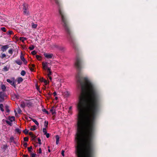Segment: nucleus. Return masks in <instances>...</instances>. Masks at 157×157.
Masks as SVG:
<instances>
[{
    "label": "nucleus",
    "instance_id": "3c124183",
    "mask_svg": "<svg viewBox=\"0 0 157 157\" xmlns=\"http://www.w3.org/2000/svg\"><path fill=\"white\" fill-rule=\"evenodd\" d=\"M41 153V150L40 148L39 150V153Z\"/></svg>",
    "mask_w": 157,
    "mask_h": 157
},
{
    "label": "nucleus",
    "instance_id": "1a4fd4ad",
    "mask_svg": "<svg viewBox=\"0 0 157 157\" xmlns=\"http://www.w3.org/2000/svg\"><path fill=\"white\" fill-rule=\"evenodd\" d=\"M7 82L10 83L12 86H13L14 87H16V85L15 84L13 80H11L10 79H7Z\"/></svg>",
    "mask_w": 157,
    "mask_h": 157
},
{
    "label": "nucleus",
    "instance_id": "2f4dec72",
    "mask_svg": "<svg viewBox=\"0 0 157 157\" xmlns=\"http://www.w3.org/2000/svg\"><path fill=\"white\" fill-rule=\"evenodd\" d=\"M43 132L44 133V135H45V134H46V133H47V130H46V128H43Z\"/></svg>",
    "mask_w": 157,
    "mask_h": 157
},
{
    "label": "nucleus",
    "instance_id": "a878e982",
    "mask_svg": "<svg viewBox=\"0 0 157 157\" xmlns=\"http://www.w3.org/2000/svg\"><path fill=\"white\" fill-rule=\"evenodd\" d=\"M6 122L7 124H8L10 125L11 126L12 125V122L10 121H9L8 120H6Z\"/></svg>",
    "mask_w": 157,
    "mask_h": 157
},
{
    "label": "nucleus",
    "instance_id": "7c9ffc66",
    "mask_svg": "<svg viewBox=\"0 0 157 157\" xmlns=\"http://www.w3.org/2000/svg\"><path fill=\"white\" fill-rule=\"evenodd\" d=\"M5 107H6V111L8 113L10 112V110L9 109V107L8 106H7V105H6V106H5Z\"/></svg>",
    "mask_w": 157,
    "mask_h": 157
},
{
    "label": "nucleus",
    "instance_id": "7ed1b4c3",
    "mask_svg": "<svg viewBox=\"0 0 157 157\" xmlns=\"http://www.w3.org/2000/svg\"><path fill=\"white\" fill-rule=\"evenodd\" d=\"M75 66L78 69H79L80 68V59L79 58H77L76 59L75 63Z\"/></svg>",
    "mask_w": 157,
    "mask_h": 157
},
{
    "label": "nucleus",
    "instance_id": "603ef678",
    "mask_svg": "<svg viewBox=\"0 0 157 157\" xmlns=\"http://www.w3.org/2000/svg\"><path fill=\"white\" fill-rule=\"evenodd\" d=\"M53 94L54 96H56L57 95V93L56 92H54L53 93Z\"/></svg>",
    "mask_w": 157,
    "mask_h": 157
},
{
    "label": "nucleus",
    "instance_id": "ea45409f",
    "mask_svg": "<svg viewBox=\"0 0 157 157\" xmlns=\"http://www.w3.org/2000/svg\"><path fill=\"white\" fill-rule=\"evenodd\" d=\"M25 105H26L25 103H22L21 105V106L22 108H24L25 107Z\"/></svg>",
    "mask_w": 157,
    "mask_h": 157
},
{
    "label": "nucleus",
    "instance_id": "393cba45",
    "mask_svg": "<svg viewBox=\"0 0 157 157\" xmlns=\"http://www.w3.org/2000/svg\"><path fill=\"white\" fill-rule=\"evenodd\" d=\"M3 104H0V109L1 110V111H2V112H3L4 111V109H3Z\"/></svg>",
    "mask_w": 157,
    "mask_h": 157
},
{
    "label": "nucleus",
    "instance_id": "39448f33",
    "mask_svg": "<svg viewBox=\"0 0 157 157\" xmlns=\"http://www.w3.org/2000/svg\"><path fill=\"white\" fill-rule=\"evenodd\" d=\"M44 56L47 59H51L54 57V55L52 54L48 53H44Z\"/></svg>",
    "mask_w": 157,
    "mask_h": 157
},
{
    "label": "nucleus",
    "instance_id": "b1692460",
    "mask_svg": "<svg viewBox=\"0 0 157 157\" xmlns=\"http://www.w3.org/2000/svg\"><path fill=\"white\" fill-rule=\"evenodd\" d=\"M36 129V126L35 125L32 126L30 128V130L32 131H34Z\"/></svg>",
    "mask_w": 157,
    "mask_h": 157
},
{
    "label": "nucleus",
    "instance_id": "c756f323",
    "mask_svg": "<svg viewBox=\"0 0 157 157\" xmlns=\"http://www.w3.org/2000/svg\"><path fill=\"white\" fill-rule=\"evenodd\" d=\"M6 56V55L5 54H2L1 57L2 59H3Z\"/></svg>",
    "mask_w": 157,
    "mask_h": 157
},
{
    "label": "nucleus",
    "instance_id": "ddd939ff",
    "mask_svg": "<svg viewBox=\"0 0 157 157\" xmlns=\"http://www.w3.org/2000/svg\"><path fill=\"white\" fill-rule=\"evenodd\" d=\"M1 87L2 90L3 91H5L6 90V86L3 84L2 82L1 84Z\"/></svg>",
    "mask_w": 157,
    "mask_h": 157
},
{
    "label": "nucleus",
    "instance_id": "4468645a",
    "mask_svg": "<svg viewBox=\"0 0 157 157\" xmlns=\"http://www.w3.org/2000/svg\"><path fill=\"white\" fill-rule=\"evenodd\" d=\"M4 101V95L2 92H0V102L2 101Z\"/></svg>",
    "mask_w": 157,
    "mask_h": 157
},
{
    "label": "nucleus",
    "instance_id": "49530a36",
    "mask_svg": "<svg viewBox=\"0 0 157 157\" xmlns=\"http://www.w3.org/2000/svg\"><path fill=\"white\" fill-rule=\"evenodd\" d=\"M46 137L47 138H48L49 137V134L48 133H46V134H45Z\"/></svg>",
    "mask_w": 157,
    "mask_h": 157
},
{
    "label": "nucleus",
    "instance_id": "f704fd0d",
    "mask_svg": "<svg viewBox=\"0 0 157 157\" xmlns=\"http://www.w3.org/2000/svg\"><path fill=\"white\" fill-rule=\"evenodd\" d=\"M56 4L58 5L59 6V3L58 1V0H54Z\"/></svg>",
    "mask_w": 157,
    "mask_h": 157
},
{
    "label": "nucleus",
    "instance_id": "cd10ccee",
    "mask_svg": "<svg viewBox=\"0 0 157 157\" xmlns=\"http://www.w3.org/2000/svg\"><path fill=\"white\" fill-rule=\"evenodd\" d=\"M42 81L43 82L45 85H47L48 84V82L47 80L44 79L43 78H42Z\"/></svg>",
    "mask_w": 157,
    "mask_h": 157
},
{
    "label": "nucleus",
    "instance_id": "de8ad7c7",
    "mask_svg": "<svg viewBox=\"0 0 157 157\" xmlns=\"http://www.w3.org/2000/svg\"><path fill=\"white\" fill-rule=\"evenodd\" d=\"M3 69L5 71H7L8 70L6 67H4Z\"/></svg>",
    "mask_w": 157,
    "mask_h": 157
},
{
    "label": "nucleus",
    "instance_id": "5701e85b",
    "mask_svg": "<svg viewBox=\"0 0 157 157\" xmlns=\"http://www.w3.org/2000/svg\"><path fill=\"white\" fill-rule=\"evenodd\" d=\"M50 111L52 112L53 114L55 113V110L54 107H52L51 109H50Z\"/></svg>",
    "mask_w": 157,
    "mask_h": 157
},
{
    "label": "nucleus",
    "instance_id": "423d86ee",
    "mask_svg": "<svg viewBox=\"0 0 157 157\" xmlns=\"http://www.w3.org/2000/svg\"><path fill=\"white\" fill-rule=\"evenodd\" d=\"M48 73L47 74V76L48 78L51 81L52 80V77L51 76V75L52 74V72L51 71L50 68H48Z\"/></svg>",
    "mask_w": 157,
    "mask_h": 157
},
{
    "label": "nucleus",
    "instance_id": "5fc2aeb1",
    "mask_svg": "<svg viewBox=\"0 0 157 157\" xmlns=\"http://www.w3.org/2000/svg\"><path fill=\"white\" fill-rule=\"evenodd\" d=\"M21 110L19 109H18V113H21Z\"/></svg>",
    "mask_w": 157,
    "mask_h": 157
},
{
    "label": "nucleus",
    "instance_id": "a211bd4d",
    "mask_svg": "<svg viewBox=\"0 0 157 157\" xmlns=\"http://www.w3.org/2000/svg\"><path fill=\"white\" fill-rule=\"evenodd\" d=\"M15 62L17 64H18L19 65H21L22 63L21 61L20 60H19V59L16 60L15 61Z\"/></svg>",
    "mask_w": 157,
    "mask_h": 157
},
{
    "label": "nucleus",
    "instance_id": "dca6fc26",
    "mask_svg": "<svg viewBox=\"0 0 157 157\" xmlns=\"http://www.w3.org/2000/svg\"><path fill=\"white\" fill-rule=\"evenodd\" d=\"M56 144H58L59 143V136L58 135H57L56 136Z\"/></svg>",
    "mask_w": 157,
    "mask_h": 157
},
{
    "label": "nucleus",
    "instance_id": "bb28decb",
    "mask_svg": "<svg viewBox=\"0 0 157 157\" xmlns=\"http://www.w3.org/2000/svg\"><path fill=\"white\" fill-rule=\"evenodd\" d=\"M13 32L11 30H9L7 32V34L8 35H11L12 34Z\"/></svg>",
    "mask_w": 157,
    "mask_h": 157
},
{
    "label": "nucleus",
    "instance_id": "6e6552de",
    "mask_svg": "<svg viewBox=\"0 0 157 157\" xmlns=\"http://www.w3.org/2000/svg\"><path fill=\"white\" fill-rule=\"evenodd\" d=\"M20 59L25 64H26L27 63V60L24 58V56L22 52L21 53Z\"/></svg>",
    "mask_w": 157,
    "mask_h": 157
},
{
    "label": "nucleus",
    "instance_id": "6e6d98bb",
    "mask_svg": "<svg viewBox=\"0 0 157 157\" xmlns=\"http://www.w3.org/2000/svg\"><path fill=\"white\" fill-rule=\"evenodd\" d=\"M29 134L30 135H32L33 134V133L32 132H29Z\"/></svg>",
    "mask_w": 157,
    "mask_h": 157
},
{
    "label": "nucleus",
    "instance_id": "13d9d810",
    "mask_svg": "<svg viewBox=\"0 0 157 157\" xmlns=\"http://www.w3.org/2000/svg\"><path fill=\"white\" fill-rule=\"evenodd\" d=\"M48 151L49 152H50V151H50V149H48Z\"/></svg>",
    "mask_w": 157,
    "mask_h": 157
},
{
    "label": "nucleus",
    "instance_id": "09e8293b",
    "mask_svg": "<svg viewBox=\"0 0 157 157\" xmlns=\"http://www.w3.org/2000/svg\"><path fill=\"white\" fill-rule=\"evenodd\" d=\"M23 145L24 147H26L27 145V144L26 143H25L23 144Z\"/></svg>",
    "mask_w": 157,
    "mask_h": 157
},
{
    "label": "nucleus",
    "instance_id": "a18cd8bd",
    "mask_svg": "<svg viewBox=\"0 0 157 157\" xmlns=\"http://www.w3.org/2000/svg\"><path fill=\"white\" fill-rule=\"evenodd\" d=\"M38 142L39 144H41V140L39 138H38Z\"/></svg>",
    "mask_w": 157,
    "mask_h": 157
},
{
    "label": "nucleus",
    "instance_id": "c85d7f7f",
    "mask_svg": "<svg viewBox=\"0 0 157 157\" xmlns=\"http://www.w3.org/2000/svg\"><path fill=\"white\" fill-rule=\"evenodd\" d=\"M26 73L25 71L23 70L22 71L21 73V74L22 76H24L25 75Z\"/></svg>",
    "mask_w": 157,
    "mask_h": 157
},
{
    "label": "nucleus",
    "instance_id": "20e7f679",
    "mask_svg": "<svg viewBox=\"0 0 157 157\" xmlns=\"http://www.w3.org/2000/svg\"><path fill=\"white\" fill-rule=\"evenodd\" d=\"M48 63L47 62H43L42 63V65L43 66V69L46 70H48V68H50V67H48Z\"/></svg>",
    "mask_w": 157,
    "mask_h": 157
},
{
    "label": "nucleus",
    "instance_id": "4be33fe9",
    "mask_svg": "<svg viewBox=\"0 0 157 157\" xmlns=\"http://www.w3.org/2000/svg\"><path fill=\"white\" fill-rule=\"evenodd\" d=\"M27 39L26 38L24 37H20V40L23 42H24L25 40Z\"/></svg>",
    "mask_w": 157,
    "mask_h": 157
},
{
    "label": "nucleus",
    "instance_id": "2eb2a0df",
    "mask_svg": "<svg viewBox=\"0 0 157 157\" xmlns=\"http://www.w3.org/2000/svg\"><path fill=\"white\" fill-rule=\"evenodd\" d=\"M15 118L13 116H12V117H9L8 119L10 121H11L12 122L13 121H14L15 120Z\"/></svg>",
    "mask_w": 157,
    "mask_h": 157
},
{
    "label": "nucleus",
    "instance_id": "aec40b11",
    "mask_svg": "<svg viewBox=\"0 0 157 157\" xmlns=\"http://www.w3.org/2000/svg\"><path fill=\"white\" fill-rule=\"evenodd\" d=\"M16 133L20 134L21 132V130L19 128H16L15 129Z\"/></svg>",
    "mask_w": 157,
    "mask_h": 157
},
{
    "label": "nucleus",
    "instance_id": "6ab92c4d",
    "mask_svg": "<svg viewBox=\"0 0 157 157\" xmlns=\"http://www.w3.org/2000/svg\"><path fill=\"white\" fill-rule=\"evenodd\" d=\"M23 79L21 77L18 78L17 80V83H20L21 82L23 81Z\"/></svg>",
    "mask_w": 157,
    "mask_h": 157
},
{
    "label": "nucleus",
    "instance_id": "f03ea898",
    "mask_svg": "<svg viewBox=\"0 0 157 157\" xmlns=\"http://www.w3.org/2000/svg\"><path fill=\"white\" fill-rule=\"evenodd\" d=\"M23 14L26 16L29 15V11L28 8V5L27 4L24 5V7L23 9Z\"/></svg>",
    "mask_w": 157,
    "mask_h": 157
},
{
    "label": "nucleus",
    "instance_id": "72a5a7b5",
    "mask_svg": "<svg viewBox=\"0 0 157 157\" xmlns=\"http://www.w3.org/2000/svg\"><path fill=\"white\" fill-rule=\"evenodd\" d=\"M13 49H11L9 50L8 51V52L10 54H12L13 53Z\"/></svg>",
    "mask_w": 157,
    "mask_h": 157
},
{
    "label": "nucleus",
    "instance_id": "0eeeda50",
    "mask_svg": "<svg viewBox=\"0 0 157 157\" xmlns=\"http://www.w3.org/2000/svg\"><path fill=\"white\" fill-rule=\"evenodd\" d=\"M0 46H1V50L3 52L6 51V50L8 48L9 46L8 45H2L0 44Z\"/></svg>",
    "mask_w": 157,
    "mask_h": 157
},
{
    "label": "nucleus",
    "instance_id": "9b49d317",
    "mask_svg": "<svg viewBox=\"0 0 157 157\" xmlns=\"http://www.w3.org/2000/svg\"><path fill=\"white\" fill-rule=\"evenodd\" d=\"M26 105L28 107L32 106L33 105V103L30 101H28L25 103Z\"/></svg>",
    "mask_w": 157,
    "mask_h": 157
},
{
    "label": "nucleus",
    "instance_id": "37998d69",
    "mask_svg": "<svg viewBox=\"0 0 157 157\" xmlns=\"http://www.w3.org/2000/svg\"><path fill=\"white\" fill-rule=\"evenodd\" d=\"M36 154L34 153H32L31 154V157H36Z\"/></svg>",
    "mask_w": 157,
    "mask_h": 157
},
{
    "label": "nucleus",
    "instance_id": "052dcab7",
    "mask_svg": "<svg viewBox=\"0 0 157 157\" xmlns=\"http://www.w3.org/2000/svg\"><path fill=\"white\" fill-rule=\"evenodd\" d=\"M34 66H35V65H32V66H33V67H34Z\"/></svg>",
    "mask_w": 157,
    "mask_h": 157
},
{
    "label": "nucleus",
    "instance_id": "4c0bfd02",
    "mask_svg": "<svg viewBox=\"0 0 157 157\" xmlns=\"http://www.w3.org/2000/svg\"><path fill=\"white\" fill-rule=\"evenodd\" d=\"M28 130L26 129H25V130H24L23 131V132L25 134H27L28 133Z\"/></svg>",
    "mask_w": 157,
    "mask_h": 157
},
{
    "label": "nucleus",
    "instance_id": "a19ab883",
    "mask_svg": "<svg viewBox=\"0 0 157 157\" xmlns=\"http://www.w3.org/2000/svg\"><path fill=\"white\" fill-rule=\"evenodd\" d=\"M28 151H29V152H32V147H28Z\"/></svg>",
    "mask_w": 157,
    "mask_h": 157
},
{
    "label": "nucleus",
    "instance_id": "864d4df0",
    "mask_svg": "<svg viewBox=\"0 0 157 157\" xmlns=\"http://www.w3.org/2000/svg\"><path fill=\"white\" fill-rule=\"evenodd\" d=\"M32 54L33 55H35L36 53V52L35 51H33L32 52Z\"/></svg>",
    "mask_w": 157,
    "mask_h": 157
},
{
    "label": "nucleus",
    "instance_id": "c03bdc74",
    "mask_svg": "<svg viewBox=\"0 0 157 157\" xmlns=\"http://www.w3.org/2000/svg\"><path fill=\"white\" fill-rule=\"evenodd\" d=\"M64 151L63 150H62V152H61V154H62V155L63 156H64Z\"/></svg>",
    "mask_w": 157,
    "mask_h": 157
},
{
    "label": "nucleus",
    "instance_id": "58836bf2",
    "mask_svg": "<svg viewBox=\"0 0 157 157\" xmlns=\"http://www.w3.org/2000/svg\"><path fill=\"white\" fill-rule=\"evenodd\" d=\"M48 121H45L44 124V126H45L46 127H47L48 125Z\"/></svg>",
    "mask_w": 157,
    "mask_h": 157
},
{
    "label": "nucleus",
    "instance_id": "79ce46f5",
    "mask_svg": "<svg viewBox=\"0 0 157 157\" xmlns=\"http://www.w3.org/2000/svg\"><path fill=\"white\" fill-rule=\"evenodd\" d=\"M24 140L25 141H27L28 140V138L27 137H25L24 138Z\"/></svg>",
    "mask_w": 157,
    "mask_h": 157
},
{
    "label": "nucleus",
    "instance_id": "4d7b16f0",
    "mask_svg": "<svg viewBox=\"0 0 157 157\" xmlns=\"http://www.w3.org/2000/svg\"><path fill=\"white\" fill-rule=\"evenodd\" d=\"M55 99L56 100H57L58 99V97H55Z\"/></svg>",
    "mask_w": 157,
    "mask_h": 157
},
{
    "label": "nucleus",
    "instance_id": "e433bc0d",
    "mask_svg": "<svg viewBox=\"0 0 157 157\" xmlns=\"http://www.w3.org/2000/svg\"><path fill=\"white\" fill-rule=\"evenodd\" d=\"M29 48L30 50H32L34 49V47L32 45V46H31Z\"/></svg>",
    "mask_w": 157,
    "mask_h": 157
},
{
    "label": "nucleus",
    "instance_id": "bf43d9fd",
    "mask_svg": "<svg viewBox=\"0 0 157 157\" xmlns=\"http://www.w3.org/2000/svg\"><path fill=\"white\" fill-rule=\"evenodd\" d=\"M25 157H28V155H25Z\"/></svg>",
    "mask_w": 157,
    "mask_h": 157
},
{
    "label": "nucleus",
    "instance_id": "680f3d73",
    "mask_svg": "<svg viewBox=\"0 0 157 157\" xmlns=\"http://www.w3.org/2000/svg\"><path fill=\"white\" fill-rule=\"evenodd\" d=\"M71 109V107H70V109Z\"/></svg>",
    "mask_w": 157,
    "mask_h": 157
},
{
    "label": "nucleus",
    "instance_id": "f257e3e1",
    "mask_svg": "<svg viewBox=\"0 0 157 157\" xmlns=\"http://www.w3.org/2000/svg\"><path fill=\"white\" fill-rule=\"evenodd\" d=\"M59 14L60 15L61 17L63 23V26H64L66 31L69 33V29L67 26L66 20L60 7L59 8Z\"/></svg>",
    "mask_w": 157,
    "mask_h": 157
},
{
    "label": "nucleus",
    "instance_id": "8fccbe9b",
    "mask_svg": "<svg viewBox=\"0 0 157 157\" xmlns=\"http://www.w3.org/2000/svg\"><path fill=\"white\" fill-rule=\"evenodd\" d=\"M36 56L37 59H39V58L40 57V56L38 55H36Z\"/></svg>",
    "mask_w": 157,
    "mask_h": 157
},
{
    "label": "nucleus",
    "instance_id": "9d476101",
    "mask_svg": "<svg viewBox=\"0 0 157 157\" xmlns=\"http://www.w3.org/2000/svg\"><path fill=\"white\" fill-rule=\"evenodd\" d=\"M62 94L65 97H67L70 95V93L68 91H66L62 92Z\"/></svg>",
    "mask_w": 157,
    "mask_h": 157
},
{
    "label": "nucleus",
    "instance_id": "f8f14e48",
    "mask_svg": "<svg viewBox=\"0 0 157 157\" xmlns=\"http://www.w3.org/2000/svg\"><path fill=\"white\" fill-rule=\"evenodd\" d=\"M19 98V96L18 94H14L12 95L11 98L12 99L15 100V99H18Z\"/></svg>",
    "mask_w": 157,
    "mask_h": 157
},
{
    "label": "nucleus",
    "instance_id": "f3484780",
    "mask_svg": "<svg viewBox=\"0 0 157 157\" xmlns=\"http://www.w3.org/2000/svg\"><path fill=\"white\" fill-rule=\"evenodd\" d=\"M38 126L39 125V124L38 122H37V121H36V120L30 118Z\"/></svg>",
    "mask_w": 157,
    "mask_h": 157
},
{
    "label": "nucleus",
    "instance_id": "473e14b6",
    "mask_svg": "<svg viewBox=\"0 0 157 157\" xmlns=\"http://www.w3.org/2000/svg\"><path fill=\"white\" fill-rule=\"evenodd\" d=\"M1 30L3 31L4 32H6V29L5 27H2L1 28Z\"/></svg>",
    "mask_w": 157,
    "mask_h": 157
},
{
    "label": "nucleus",
    "instance_id": "c9c22d12",
    "mask_svg": "<svg viewBox=\"0 0 157 157\" xmlns=\"http://www.w3.org/2000/svg\"><path fill=\"white\" fill-rule=\"evenodd\" d=\"M42 111L44 112L45 113H46L48 114V111H47L45 109H42Z\"/></svg>",
    "mask_w": 157,
    "mask_h": 157
},
{
    "label": "nucleus",
    "instance_id": "412c9836",
    "mask_svg": "<svg viewBox=\"0 0 157 157\" xmlns=\"http://www.w3.org/2000/svg\"><path fill=\"white\" fill-rule=\"evenodd\" d=\"M37 26V24H34V23H32V28H36Z\"/></svg>",
    "mask_w": 157,
    "mask_h": 157
}]
</instances>
